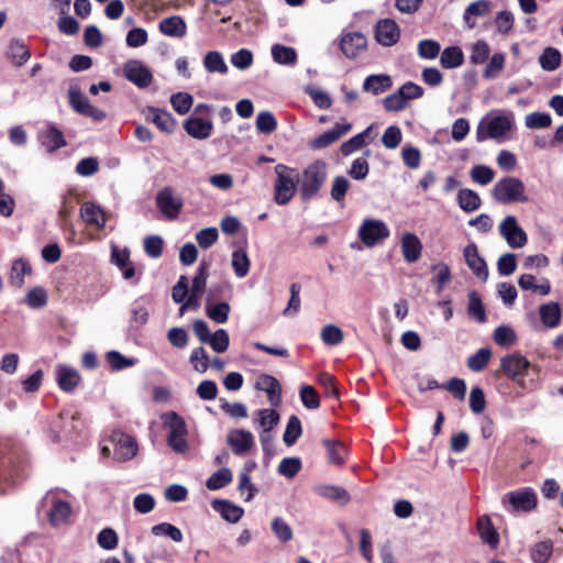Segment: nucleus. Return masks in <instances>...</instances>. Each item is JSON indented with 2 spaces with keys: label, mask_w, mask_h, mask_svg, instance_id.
Returning a JSON list of instances; mask_svg holds the SVG:
<instances>
[{
  "label": "nucleus",
  "mask_w": 563,
  "mask_h": 563,
  "mask_svg": "<svg viewBox=\"0 0 563 563\" xmlns=\"http://www.w3.org/2000/svg\"><path fill=\"white\" fill-rule=\"evenodd\" d=\"M515 126V115L511 111L493 110L488 112L477 124L476 140L484 142L495 140L504 142Z\"/></svg>",
  "instance_id": "nucleus-1"
},
{
  "label": "nucleus",
  "mask_w": 563,
  "mask_h": 563,
  "mask_svg": "<svg viewBox=\"0 0 563 563\" xmlns=\"http://www.w3.org/2000/svg\"><path fill=\"white\" fill-rule=\"evenodd\" d=\"M327 177L328 165L324 161L318 159L306 166L297 179L301 199L303 201L313 199L323 187Z\"/></svg>",
  "instance_id": "nucleus-2"
},
{
  "label": "nucleus",
  "mask_w": 563,
  "mask_h": 563,
  "mask_svg": "<svg viewBox=\"0 0 563 563\" xmlns=\"http://www.w3.org/2000/svg\"><path fill=\"white\" fill-rule=\"evenodd\" d=\"M490 195L500 205L528 203L531 201L525 183L515 176H506L497 180Z\"/></svg>",
  "instance_id": "nucleus-3"
},
{
  "label": "nucleus",
  "mask_w": 563,
  "mask_h": 563,
  "mask_svg": "<svg viewBox=\"0 0 563 563\" xmlns=\"http://www.w3.org/2000/svg\"><path fill=\"white\" fill-rule=\"evenodd\" d=\"M164 429L167 431L166 441L168 446L178 454H186L189 451L187 440L188 427L185 419L175 411H167L161 416Z\"/></svg>",
  "instance_id": "nucleus-4"
},
{
  "label": "nucleus",
  "mask_w": 563,
  "mask_h": 563,
  "mask_svg": "<svg viewBox=\"0 0 563 563\" xmlns=\"http://www.w3.org/2000/svg\"><path fill=\"white\" fill-rule=\"evenodd\" d=\"M357 236L366 247H375L390 236V230L383 220L365 218L358 227Z\"/></svg>",
  "instance_id": "nucleus-5"
},
{
  "label": "nucleus",
  "mask_w": 563,
  "mask_h": 563,
  "mask_svg": "<svg viewBox=\"0 0 563 563\" xmlns=\"http://www.w3.org/2000/svg\"><path fill=\"white\" fill-rule=\"evenodd\" d=\"M276 180L274 184V200L277 205L288 203L296 192L294 169L284 164L275 166Z\"/></svg>",
  "instance_id": "nucleus-6"
},
{
  "label": "nucleus",
  "mask_w": 563,
  "mask_h": 563,
  "mask_svg": "<svg viewBox=\"0 0 563 563\" xmlns=\"http://www.w3.org/2000/svg\"><path fill=\"white\" fill-rule=\"evenodd\" d=\"M537 495L532 488L512 490L501 498V505L509 514L529 512L537 507Z\"/></svg>",
  "instance_id": "nucleus-7"
},
{
  "label": "nucleus",
  "mask_w": 563,
  "mask_h": 563,
  "mask_svg": "<svg viewBox=\"0 0 563 563\" xmlns=\"http://www.w3.org/2000/svg\"><path fill=\"white\" fill-rule=\"evenodd\" d=\"M500 236L511 249H521L528 243L526 231L519 225L515 216L505 217L498 225Z\"/></svg>",
  "instance_id": "nucleus-8"
},
{
  "label": "nucleus",
  "mask_w": 563,
  "mask_h": 563,
  "mask_svg": "<svg viewBox=\"0 0 563 563\" xmlns=\"http://www.w3.org/2000/svg\"><path fill=\"white\" fill-rule=\"evenodd\" d=\"M155 202L161 213L168 220L177 219L184 206L183 199L170 186L158 190Z\"/></svg>",
  "instance_id": "nucleus-9"
},
{
  "label": "nucleus",
  "mask_w": 563,
  "mask_h": 563,
  "mask_svg": "<svg viewBox=\"0 0 563 563\" xmlns=\"http://www.w3.org/2000/svg\"><path fill=\"white\" fill-rule=\"evenodd\" d=\"M124 77L137 88H147L153 81L151 69L139 59H130L123 65Z\"/></svg>",
  "instance_id": "nucleus-10"
},
{
  "label": "nucleus",
  "mask_w": 563,
  "mask_h": 563,
  "mask_svg": "<svg viewBox=\"0 0 563 563\" xmlns=\"http://www.w3.org/2000/svg\"><path fill=\"white\" fill-rule=\"evenodd\" d=\"M110 441L114 445V459L117 461H129L137 454L136 440L122 431H113Z\"/></svg>",
  "instance_id": "nucleus-11"
},
{
  "label": "nucleus",
  "mask_w": 563,
  "mask_h": 563,
  "mask_svg": "<svg viewBox=\"0 0 563 563\" xmlns=\"http://www.w3.org/2000/svg\"><path fill=\"white\" fill-rule=\"evenodd\" d=\"M401 31L393 19H380L375 25V40L385 47L394 46L400 40Z\"/></svg>",
  "instance_id": "nucleus-12"
},
{
  "label": "nucleus",
  "mask_w": 563,
  "mask_h": 563,
  "mask_svg": "<svg viewBox=\"0 0 563 563\" xmlns=\"http://www.w3.org/2000/svg\"><path fill=\"white\" fill-rule=\"evenodd\" d=\"M530 366V362L519 353L506 355L500 360V367L503 372L516 382H519V379L522 378Z\"/></svg>",
  "instance_id": "nucleus-13"
},
{
  "label": "nucleus",
  "mask_w": 563,
  "mask_h": 563,
  "mask_svg": "<svg viewBox=\"0 0 563 563\" xmlns=\"http://www.w3.org/2000/svg\"><path fill=\"white\" fill-rule=\"evenodd\" d=\"M367 47L366 36L361 32L344 33L340 41V48L347 58H356Z\"/></svg>",
  "instance_id": "nucleus-14"
},
{
  "label": "nucleus",
  "mask_w": 563,
  "mask_h": 563,
  "mask_svg": "<svg viewBox=\"0 0 563 563\" xmlns=\"http://www.w3.org/2000/svg\"><path fill=\"white\" fill-rule=\"evenodd\" d=\"M351 130V124L346 122L335 123L330 130L323 132L309 142L312 150H322L336 142Z\"/></svg>",
  "instance_id": "nucleus-15"
},
{
  "label": "nucleus",
  "mask_w": 563,
  "mask_h": 563,
  "mask_svg": "<svg viewBox=\"0 0 563 563\" xmlns=\"http://www.w3.org/2000/svg\"><path fill=\"white\" fill-rule=\"evenodd\" d=\"M227 443L236 455H243L254 446L252 432L244 429H235L228 433Z\"/></svg>",
  "instance_id": "nucleus-16"
},
{
  "label": "nucleus",
  "mask_w": 563,
  "mask_h": 563,
  "mask_svg": "<svg viewBox=\"0 0 563 563\" xmlns=\"http://www.w3.org/2000/svg\"><path fill=\"white\" fill-rule=\"evenodd\" d=\"M465 262L470 269L481 280L485 282L488 278V268L485 260L479 255L477 245L475 243H470L465 246L463 251Z\"/></svg>",
  "instance_id": "nucleus-17"
},
{
  "label": "nucleus",
  "mask_w": 563,
  "mask_h": 563,
  "mask_svg": "<svg viewBox=\"0 0 563 563\" xmlns=\"http://www.w3.org/2000/svg\"><path fill=\"white\" fill-rule=\"evenodd\" d=\"M255 388L265 391L272 406H279L282 402V386L279 382L267 374H262L255 382Z\"/></svg>",
  "instance_id": "nucleus-18"
},
{
  "label": "nucleus",
  "mask_w": 563,
  "mask_h": 563,
  "mask_svg": "<svg viewBox=\"0 0 563 563\" xmlns=\"http://www.w3.org/2000/svg\"><path fill=\"white\" fill-rule=\"evenodd\" d=\"M56 380L63 391H73L80 382V375L75 367L58 364L55 368Z\"/></svg>",
  "instance_id": "nucleus-19"
},
{
  "label": "nucleus",
  "mask_w": 563,
  "mask_h": 563,
  "mask_svg": "<svg viewBox=\"0 0 563 563\" xmlns=\"http://www.w3.org/2000/svg\"><path fill=\"white\" fill-rule=\"evenodd\" d=\"M80 217L88 225L97 229H103L106 227L107 218L103 209L92 201H86L81 205Z\"/></svg>",
  "instance_id": "nucleus-20"
},
{
  "label": "nucleus",
  "mask_w": 563,
  "mask_h": 563,
  "mask_svg": "<svg viewBox=\"0 0 563 563\" xmlns=\"http://www.w3.org/2000/svg\"><path fill=\"white\" fill-rule=\"evenodd\" d=\"M400 246L406 262L415 263L420 258L422 243L415 233L406 232L401 238Z\"/></svg>",
  "instance_id": "nucleus-21"
},
{
  "label": "nucleus",
  "mask_w": 563,
  "mask_h": 563,
  "mask_svg": "<svg viewBox=\"0 0 563 563\" xmlns=\"http://www.w3.org/2000/svg\"><path fill=\"white\" fill-rule=\"evenodd\" d=\"M184 128L191 137L205 140L211 135L213 125L210 120L190 117L185 121Z\"/></svg>",
  "instance_id": "nucleus-22"
},
{
  "label": "nucleus",
  "mask_w": 563,
  "mask_h": 563,
  "mask_svg": "<svg viewBox=\"0 0 563 563\" xmlns=\"http://www.w3.org/2000/svg\"><path fill=\"white\" fill-rule=\"evenodd\" d=\"M212 508L228 522L236 523L244 515V509L229 500L214 499Z\"/></svg>",
  "instance_id": "nucleus-23"
},
{
  "label": "nucleus",
  "mask_w": 563,
  "mask_h": 563,
  "mask_svg": "<svg viewBox=\"0 0 563 563\" xmlns=\"http://www.w3.org/2000/svg\"><path fill=\"white\" fill-rule=\"evenodd\" d=\"M539 314L544 327L554 329L560 325L562 310L558 302L551 301L539 307Z\"/></svg>",
  "instance_id": "nucleus-24"
},
{
  "label": "nucleus",
  "mask_w": 563,
  "mask_h": 563,
  "mask_svg": "<svg viewBox=\"0 0 563 563\" xmlns=\"http://www.w3.org/2000/svg\"><path fill=\"white\" fill-rule=\"evenodd\" d=\"M159 31L170 37H183L187 32L185 20L179 15H172L159 22Z\"/></svg>",
  "instance_id": "nucleus-25"
},
{
  "label": "nucleus",
  "mask_w": 563,
  "mask_h": 563,
  "mask_svg": "<svg viewBox=\"0 0 563 563\" xmlns=\"http://www.w3.org/2000/svg\"><path fill=\"white\" fill-rule=\"evenodd\" d=\"M492 11V3L488 0H477L470 3L463 14V20L468 29L475 26L473 16H485Z\"/></svg>",
  "instance_id": "nucleus-26"
},
{
  "label": "nucleus",
  "mask_w": 563,
  "mask_h": 563,
  "mask_svg": "<svg viewBox=\"0 0 563 563\" xmlns=\"http://www.w3.org/2000/svg\"><path fill=\"white\" fill-rule=\"evenodd\" d=\"M273 60L283 66H294L297 64L298 55L294 47L283 44H274L271 47Z\"/></svg>",
  "instance_id": "nucleus-27"
},
{
  "label": "nucleus",
  "mask_w": 563,
  "mask_h": 563,
  "mask_svg": "<svg viewBox=\"0 0 563 563\" xmlns=\"http://www.w3.org/2000/svg\"><path fill=\"white\" fill-rule=\"evenodd\" d=\"M206 314L209 319L218 324H223L228 321L231 311V306L225 302H213L208 298L205 306Z\"/></svg>",
  "instance_id": "nucleus-28"
},
{
  "label": "nucleus",
  "mask_w": 563,
  "mask_h": 563,
  "mask_svg": "<svg viewBox=\"0 0 563 563\" xmlns=\"http://www.w3.org/2000/svg\"><path fill=\"white\" fill-rule=\"evenodd\" d=\"M280 420L279 413L274 409H260L254 412V423L264 431L269 433Z\"/></svg>",
  "instance_id": "nucleus-29"
},
{
  "label": "nucleus",
  "mask_w": 563,
  "mask_h": 563,
  "mask_svg": "<svg viewBox=\"0 0 563 563\" xmlns=\"http://www.w3.org/2000/svg\"><path fill=\"white\" fill-rule=\"evenodd\" d=\"M42 144L48 153L66 146V141L60 130L54 125H48L42 135Z\"/></svg>",
  "instance_id": "nucleus-30"
},
{
  "label": "nucleus",
  "mask_w": 563,
  "mask_h": 563,
  "mask_svg": "<svg viewBox=\"0 0 563 563\" xmlns=\"http://www.w3.org/2000/svg\"><path fill=\"white\" fill-rule=\"evenodd\" d=\"M203 67L210 74H220L225 75L229 70L228 65L222 56V54L218 51H210L203 57Z\"/></svg>",
  "instance_id": "nucleus-31"
},
{
  "label": "nucleus",
  "mask_w": 563,
  "mask_h": 563,
  "mask_svg": "<svg viewBox=\"0 0 563 563\" xmlns=\"http://www.w3.org/2000/svg\"><path fill=\"white\" fill-rule=\"evenodd\" d=\"M391 78L388 75H371L365 78L363 89L379 95L391 87Z\"/></svg>",
  "instance_id": "nucleus-32"
},
{
  "label": "nucleus",
  "mask_w": 563,
  "mask_h": 563,
  "mask_svg": "<svg viewBox=\"0 0 563 563\" xmlns=\"http://www.w3.org/2000/svg\"><path fill=\"white\" fill-rule=\"evenodd\" d=\"M518 285L523 290H533L542 296H547L551 291V285L548 279H542L540 284H537V279L531 274H522L518 278Z\"/></svg>",
  "instance_id": "nucleus-33"
},
{
  "label": "nucleus",
  "mask_w": 563,
  "mask_h": 563,
  "mask_svg": "<svg viewBox=\"0 0 563 563\" xmlns=\"http://www.w3.org/2000/svg\"><path fill=\"white\" fill-rule=\"evenodd\" d=\"M327 449L328 462L333 465H342L346 457V448L343 443L333 440H323Z\"/></svg>",
  "instance_id": "nucleus-34"
},
{
  "label": "nucleus",
  "mask_w": 563,
  "mask_h": 563,
  "mask_svg": "<svg viewBox=\"0 0 563 563\" xmlns=\"http://www.w3.org/2000/svg\"><path fill=\"white\" fill-rule=\"evenodd\" d=\"M562 55L555 47H547L539 56V64L543 70L553 71L560 67Z\"/></svg>",
  "instance_id": "nucleus-35"
},
{
  "label": "nucleus",
  "mask_w": 563,
  "mask_h": 563,
  "mask_svg": "<svg viewBox=\"0 0 563 563\" xmlns=\"http://www.w3.org/2000/svg\"><path fill=\"white\" fill-rule=\"evenodd\" d=\"M31 265L26 261L22 258L14 261L10 274L11 285L21 288L24 285V277L31 275Z\"/></svg>",
  "instance_id": "nucleus-36"
},
{
  "label": "nucleus",
  "mask_w": 563,
  "mask_h": 563,
  "mask_svg": "<svg viewBox=\"0 0 563 563\" xmlns=\"http://www.w3.org/2000/svg\"><path fill=\"white\" fill-rule=\"evenodd\" d=\"M553 553V542L543 540L534 543L530 549V558L533 563H547Z\"/></svg>",
  "instance_id": "nucleus-37"
},
{
  "label": "nucleus",
  "mask_w": 563,
  "mask_h": 563,
  "mask_svg": "<svg viewBox=\"0 0 563 563\" xmlns=\"http://www.w3.org/2000/svg\"><path fill=\"white\" fill-rule=\"evenodd\" d=\"M457 202L460 208L465 212H473L481 207L478 194L467 188L461 189L457 192Z\"/></svg>",
  "instance_id": "nucleus-38"
},
{
  "label": "nucleus",
  "mask_w": 563,
  "mask_h": 563,
  "mask_svg": "<svg viewBox=\"0 0 563 563\" xmlns=\"http://www.w3.org/2000/svg\"><path fill=\"white\" fill-rule=\"evenodd\" d=\"M231 265L236 277L243 278L249 274L251 263L244 249H238L232 253Z\"/></svg>",
  "instance_id": "nucleus-39"
},
{
  "label": "nucleus",
  "mask_w": 563,
  "mask_h": 563,
  "mask_svg": "<svg viewBox=\"0 0 563 563\" xmlns=\"http://www.w3.org/2000/svg\"><path fill=\"white\" fill-rule=\"evenodd\" d=\"M464 60L463 52L457 46H450L444 48V51L441 54V65L444 68L452 69L461 66Z\"/></svg>",
  "instance_id": "nucleus-40"
},
{
  "label": "nucleus",
  "mask_w": 563,
  "mask_h": 563,
  "mask_svg": "<svg viewBox=\"0 0 563 563\" xmlns=\"http://www.w3.org/2000/svg\"><path fill=\"white\" fill-rule=\"evenodd\" d=\"M478 533L482 540L495 548L499 542V536L487 517H482L477 522Z\"/></svg>",
  "instance_id": "nucleus-41"
},
{
  "label": "nucleus",
  "mask_w": 563,
  "mask_h": 563,
  "mask_svg": "<svg viewBox=\"0 0 563 563\" xmlns=\"http://www.w3.org/2000/svg\"><path fill=\"white\" fill-rule=\"evenodd\" d=\"M233 481V474L232 472L227 468L222 467L214 472L206 482V486L210 490H218L227 485H229Z\"/></svg>",
  "instance_id": "nucleus-42"
},
{
  "label": "nucleus",
  "mask_w": 563,
  "mask_h": 563,
  "mask_svg": "<svg viewBox=\"0 0 563 563\" xmlns=\"http://www.w3.org/2000/svg\"><path fill=\"white\" fill-rule=\"evenodd\" d=\"M71 507L67 501L56 500L49 511V522L53 526H59L67 521L70 516Z\"/></svg>",
  "instance_id": "nucleus-43"
},
{
  "label": "nucleus",
  "mask_w": 563,
  "mask_h": 563,
  "mask_svg": "<svg viewBox=\"0 0 563 563\" xmlns=\"http://www.w3.org/2000/svg\"><path fill=\"white\" fill-rule=\"evenodd\" d=\"M8 56L14 65L22 66L29 60L31 53L23 42L12 41L9 46Z\"/></svg>",
  "instance_id": "nucleus-44"
},
{
  "label": "nucleus",
  "mask_w": 563,
  "mask_h": 563,
  "mask_svg": "<svg viewBox=\"0 0 563 563\" xmlns=\"http://www.w3.org/2000/svg\"><path fill=\"white\" fill-rule=\"evenodd\" d=\"M301 433L302 427L299 418L295 415L290 416L284 432V442L286 443V445L291 446L296 443Z\"/></svg>",
  "instance_id": "nucleus-45"
},
{
  "label": "nucleus",
  "mask_w": 563,
  "mask_h": 563,
  "mask_svg": "<svg viewBox=\"0 0 563 563\" xmlns=\"http://www.w3.org/2000/svg\"><path fill=\"white\" fill-rule=\"evenodd\" d=\"M467 312L479 322L486 320L485 308L479 295L475 290L468 292Z\"/></svg>",
  "instance_id": "nucleus-46"
},
{
  "label": "nucleus",
  "mask_w": 563,
  "mask_h": 563,
  "mask_svg": "<svg viewBox=\"0 0 563 563\" xmlns=\"http://www.w3.org/2000/svg\"><path fill=\"white\" fill-rule=\"evenodd\" d=\"M490 53L488 43L484 40H478L471 46L470 60L472 64L481 65L484 64Z\"/></svg>",
  "instance_id": "nucleus-47"
},
{
  "label": "nucleus",
  "mask_w": 563,
  "mask_h": 563,
  "mask_svg": "<svg viewBox=\"0 0 563 563\" xmlns=\"http://www.w3.org/2000/svg\"><path fill=\"white\" fill-rule=\"evenodd\" d=\"M151 532L155 537L165 536L172 539L174 542L183 541V532L174 525L168 522L158 523L152 527Z\"/></svg>",
  "instance_id": "nucleus-48"
},
{
  "label": "nucleus",
  "mask_w": 563,
  "mask_h": 563,
  "mask_svg": "<svg viewBox=\"0 0 563 563\" xmlns=\"http://www.w3.org/2000/svg\"><path fill=\"white\" fill-rule=\"evenodd\" d=\"M316 492L319 496L331 500H341L343 503L349 500V494L343 487L321 485L316 488Z\"/></svg>",
  "instance_id": "nucleus-49"
},
{
  "label": "nucleus",
  "mask_w": 563,
  "mask_h": 563,
  "mask_svg": "<svg viewBox=\"0 0 563 563\" xmlns=\"http://www.w3.org/2000/svg\"><path fill=\"white\" fill-rule=\"evenodd\" d=\"M470 176L474 183L486 186L493 181L495 172L486 165H475L471 169Z\"/></svg>",
  "instance_id": "nucleus-50"
},
{
  "label": "nucleus",
  "mask_w": 563,
  "mask_h": 563,
  "mask_svg": "<svg viewBox=\"0 0 563 563\" xmlns=\"http://www.w3.org/2000/svg\"><path fill=\"white\" fill-rule=\"evenodd\" d=\"M490 356L492 351L487 347H482L475 354L468 357L467 366L473 372H481L487 366Z\"/></svg>",
  "instance_id": "nucleus-51"
},
{
  "label": "nucleus",
  "mask_w": 563,
  "mask_h": 563,
  "mask_svg": "<svg viewBox=\"0 0 563 563\" xmlns=\"http://www.w3.org/2000/svg\"><path fill=\"white\" fill-rule=\"evenodd\" d=\"M68 97L70 107L76 112L84 114L90 104L88 98L81 93L80 89L76 86L69 88Z\"/></svg>",
  "instance_id": "nucleus-52"
},
{
  "label": "nucleus",
  "mask_w": 563,
  "mask_h": 563,
  "mask_svg": "<svg viewBox=\"0 0 563 563\" xmlns=\"http://www.w3.org/2000/svg\"><path fill=\"white\" fill-rule=\"evenodd\" d=\"M153 122L163 132L170 133L175 129V120L173 117L163 110L153 109Z\"/></svg>",
  "instance_id": "nucleus-53"
},
{
  "label": "nucleus",
  "mask_w": 563,
  "mask_h": 563,
  "mask_svg": "<svg viewBox=\"0 0 563 563\" xmlns=\"http://www.w3.org/2000/svg\"><path fill=\"white\" fill-rule=\"evenodd\" d=\"M320 335L322 342L331 346L342 343L344 338L342 330L335 324L324 325L321 330Z\"/></svg>",
  "instance_id": "nucleus-54"
},
{
  "label": "nucleus",
  "mask_w": 563,
  "mask_h": 563,
  "mask_svg": "<svg viewBox=\"0 0 563 563\" xmlns=\"http://www.w3.org/2000/svg\"><path fill=\"white\" fill-rule=\"evenodd\" d=\"M97 542L100 548L111 551L118 547L119 537L112 528H104L98 533Z\"/></svg>",
  "instance_id": "nucleus-55"
},
{
  "label": "nucleus",
  "mask_w": 563,
  "mask_h": 563,
  "mask_svg": "<svg viewBox=\"0 0 563 563\" xmlns=\"http://www.w3.org/2000/svg\"><path fill=\"white\" fill-rule=\"evenodd\" d=\"M192 102L194 99L191 95L187 92H177L170 97V103L174 110L181 115L190 110Z\"/></svg>",
  "instance_id": "nucleus-56"
},
{
  "label": "nucleus",
  "mask_w": 563,
  "mask_h": 563,
  "mask_svg": "<svg viewBox=\"0 0 563 563\" xmlns=\"http://www.w3.org/2000/svg\"><path fill=\"white\" fill-rule=\"evenodd\" d=\"M216 353H224L230 345V338L224 329H218L207 342Z\"/></svg>",
  "instance_id": "nucleus-57"
},
{
  "label": "nucleus",
  "mask_w": 563,
  "mask_h": 563,
  "mask_svg": "<svg viewBox=\"0 0 563 563\" xmlns=\"http://www.w3.org/2000/svg\"><path fill=\"white\" fill-rule=\"evenodd\" d=\"M505 65V54L503 53H496L494 54L488 64L486 65L484 69V77L486 79H493L496 78L499 73L503 70Z\"/></svg>",
  "instance_id": "nucleus-58"
},
{
  "label": "nucleus",
  "mask_w": 563,
  "mask_h": 563,
  "mask_svg": "<svg viewBox=\"0 0 563 563\" xmlns=\"http://www.w3.org/2000/svg\"><path fill=\"white\" fill-rule=\"evenodd\" d=\"M256 129L261 133L269 134L277 128V122L273 113L268 111L260 112L256 117Z\"/></svg>",
  "instance_id": "nucleus-59"
},
{
  "label": "nucleus",
  "mask_w": 563,
  "mask_h": 563,
  "mask_svg": "<svg viewBox=\"0 0 563 563\" xmlns=\"http://www.w3.org/2000/svg\"><path fill=\"white\" fill-rule=\"evenodd\" d=\"M552 119L549 113L532 112L526 115L525 124L529 129H544L551 125Z\"/></svg>",
  "instance_id": "nucleus-60"
},
{
  "label": "nucleus",
  "mask_w": 563,
  "mask_h": 563,
  "mask_svg": "<svg viewBox=\"0 0 563 563\" xmlns=\"http://www.w3.org/2000/svg\"><path fill=\"white\" fill-rule=\"evenodd\" d=\"M440 49V44L433 40H422L418 43V54L424 59L435 58L439 55Z\"/></svg>",
  "instance_id": "nucleus-61"
},
{
  "label": "nucleus",
  "mask_w": 563,
  "mask_h": 563,
  "mask_svg": "<svg viewBox=\"0 0 563 563\" xmlns=\"http://www.w3.org/2000/svg\"><path fill=\"white\" fill-rule=\"evenodd\" d=\"M407 104L408 102L406 101V99L404 98L399 90L387 96L383 100L384 109L389 112L401 111L407 107Z\"/></svg>",
  "instance_id": "nucleus-62"
},
{
  "label": "nucleus",
  "mask_w": 563,
  "mask_h": 563,
  "mask_svg": "<svg viewBox=\"0 0 563 563\" xmlns=\"http://www.w3.org/2000/svg\"><path fill=\"white\" fill-rule=\"evenodd\" d=\"M301 468V462L298 457H285L278 465L279 474L287 478H292Z\"/></svg>",
  "instance_id": "nucleus-63"
},
{
  "label": "nucleus",
  "mask_w": 563,
  "mask_h": 563,
  "mask_svg": "<svg viewBox=\"0 0 563 563\" xmlns=\"http://www.w3.org/2000/svg\"><path fill=\"white\" fill-rule=\"evenodd\" d=\"M219 238L217 228H205L197 232L196 241L201 249H209Z\"/></svg>",
  "instance_id": "nucleus-64"
}]
</instances>
